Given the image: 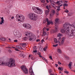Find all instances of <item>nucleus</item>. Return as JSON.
<instances>
[{
  "label": "nucleus",
  "mask_w": 75,
  "mask_h": 75,
  "mask_svg": "<svg viewBox=\"0 0 75 75\" xmlns=\"http://www.w3.org/2000/svg\"><path fill=\"white\" fill-rule=\"evenodd\" d=\"M6 65L9 67H16V64H15V60L13 58H11L9 59L8 62H6V64L4 61H2L1 59H0V65L2 66H6Z\"/></svg>",
  "instance_id": "obj_1"
},
{
  "label": "nucleus",
  "mask_w": 75,
  "mask_h": 75,
  "mask_svg": "<svg viewBox=\"0 0 75 75\" xmlns=\"http://www.w3.org/2000/svg\"><path fill=\"white\" fill-rule=\"evenodd\" d=\"M69 24H67V23H65L63 24V29H62L61 30V32L62 33H64L66 31L67 33L68 31H69Z\"/></svg>",
  "instance_id": "obj_2"
},
{
  "label": "nucleus",
  "mask_w": 75,
  "mask_h": 75,
  "mask_svg": "<svg viewBox=\"0 0 75 75\" xmlns=\"http://www.w3.org/2000/svg\"><path fill=\"white\" fill-rule=\"evenodd\" d=\"M72 27L74 29H72L71 31H67V35L69 36H74V34H75V32L74 31L75 30V26L74 25H73L69 24V28L70 27V28Z\"/></svg>",
  "instance_id": "obj_3"
},
{
  "label": "nucleus",
  "mask_w": 75,
  "mask_h": 75,
  "mask_svg": "<svg viewBox=\"0 0 75 75\" xmlns=\"http://www.w3.org/2000/svg\"><path fill=\"white\" fill-rule=\"evenodd\" d=\"M28 16L29 18L32 20L36 21L38 19V16L34 13H30Z\"/></svg>",
  "instance_id": "obj_4"
},
{
  "label": "nucleus",
  "mask_w": 75,
  "mask_h": 75,
  "mask_svg": "<svg viewBox=\"0 0 75 75\" xmlns=\"http://www.w3.org/2000/svg\"><path fill=\"white\" fill-rule=\"evenodd\" d=\"M21 68L25 74H28V71L25 66L22 65L21 67Z\"/></svg>",
  "instance_id": "obj_5"
},
{
  "label": "nucleus",
  "mask_w": 75,
  "mask_h": 75,
  "mask_svg": "<svg viewBox=\"0 0 75 75\" xmlns=\"http://www.w3.org/2000/svg\"><path fill=\"white\" fill-rule=\"evenodd\" d=\"M46 21L47 22V25H50V24H52V25L53 24V22L52 21H49V20H48V18H47L44 21V23H45Z\"/></svg>",
  "instance_id": "obj_6"
},
{
  "label": "nucleus",
  "mask_w": 75,
  "mask_h": 75,
  "mask_svg": "<svg viewBox=\"0 0 75 75\" xmlns=\"http://www.w3.org/2000/svg\"><path fill=\"white\" fill-rule=\"evenodd\" d=\"M22 25L24 27L26 28H29V29H31L32 28V27L31 25L28 24L23 23V24Z\"/></svg>",
  "instance_id": "obj_7"
},
{
  "label": "nucleus",
  "mask_w": 75,
  "mask_h": 75,
  "mask_svg": "<svg viewBox=\"0 0 75 75\" xmlns=\"http://www.w3.org/2000/svg\"><path fill=\"white\" fill-rule=\"evenodd\" d=\"M43 11H42V10L41 9H40V8H37V11L36 12V13H37L38 14H42V13Z\"/></svg>",
  "instance_id": "obj_8"
},
{
  "label": "nucleus",
  "mask_w": 75,
  "mask_h": 75,
  "mask_svg": "<svg viewBox=\"0 0 75 75\" xmlns=\"http://www.w3.org/2000/svg\"><path fill=\"white\" fill-rule=\"evenodd\" d=\"M25 35L26 36H28V37H33L34 36L33 33L31 32H28L25 33Z\"/></svg>",
  "instance_id": "obj_9"
},
{
  "label": "nucleus",
  "mask_w": 75,
  "mask_h": 75,
  "mask_svg": "<svg viewBox=\"0 0 75 75\" xmlns=\"http://www.w3.org/2000/svg\"><path fill=\"white\" fill-rule=\"evenodd\" d=\"M21 17V16L19 15L18 14H17L16 16V20L18 21H20Z\"/></svg>",
  "instance_id": "obj_10"
},
{
  "label": "nucleus",
  "mask_w": 75,
  "mask_h": 75,
  "mask_svg": "<svg viewBox=\"0 0 75 75\" xmlns=\"http://www.w3.org/2000/svg\"><path fill=\"white\" fill-rule=\"evenodd\" d=\"M55 11L54 10H53L52 11L50 12V17H52L55 14Z\"/></svg>",
  "instance_id": "obj_11"
},
{
  "label": "nucleus",
  "mask_w": 75,
  "mask_h": 75,
  "mask_svg": "<svg viewBox=\"0 0 75 75\" xmlns=\"http://www.w3.org/2000/svg\"><path fill=\"white\" fill-rule=\"evenodd\" d=\"M4 20L3 17H0V25H1L3 24H4Z\"/></svg>",
  "instance_id": "obj_12"
},
{
  "label": "nucleus",
  "mask_w": 75,
  "mask_h": 75,
  "mask_svg": "<svg viewBox=\"0 0 75 75\" xmlns=\"http://www.w3.org/2000/svg\"><path fill=\"white\" fill-rule=\"evenodd\" d=\"M55 26L54 27L55 29L54 30H52V33H56V32H57L58 31V25H55Z\"/></svg>",
  "instance_id": "obj_13"
},
{
  "label": "nucleus",
  "mask_w": 75,
  "mask_h": 75,
  "mask_svg": "<svg viewBox=\"0 0 75 75\" xmlns=\"http://www.w3.org/2000/svg\"><path fill=\"white\" fill-rule=\"evenodd\" d=\"M58 20H59V19L58 18L55 19V22L54 23L55 25H58L59 24L58 23Z\"/></svg>",
  "instance_id": "obj_14"
},
{
  "label": "nucleus",
  "mask_w": 75,
  "mask_h": 75,
  "mask_svg": "<svg viewBox=\"0 0 75 75\" xmlns=\"http://www.w3.org/2000/svg\"><path fill=\"white\" fill-rule=\"evenodd\" d=\"M37 8H36L35 6H33L32 7V9L33 10V11L35 12V13H36L37 10Z\"/></svg>",
  "instance_id": "obj_15"
},
{
  "label": "nucleus",
  "mask_w": 75,
  "mask_h": 75,
  "mask_svg": "<svg viewBox=\"0 0 75 75\" xmlns=\"http://www.w3.org/2000/svg\"><path fill=\"white\" fill-rule=\"evenodd\" d=\"M65 38H63L62 39V41L61 42V44L62 45H63L64 41H65Z\"/></svg>",
  "instance_id": "obj_16"
},
{
  "label": "nucleus",
  "mask_w": 75,
  "mask_h": 75,
  "mask_svg": "<svg viewBox=\"0 0 75 75\" xmlns=\"http://www.w3.org/2000/svg\"><path fill=\"white\" fill-rule=\"evenodd\" d=\"M29 37V41H32V40L34 38V36H31V37Z\"/></svg>",
  "instance_id": "obj_17"
},
{
  "label": "nucleus",
  "mask_w": 75,
  "mask_h": 75,
  "mask_svg": "<svg viewBox=\"0 0 75 75\" xmlns=\"http://www.w3.org/2000/svg\"><path fill=\"white\" fill-rule=\"evenodd\" d=\"M31 69L30 70V69H29V72L30 74V75H34L33 71H32L31 72Z\"/></svg>",
  "instance_id": "obj_18"
},
{
  "label": "nucleus",
  "mask_w": 75,
  "mask_h": 75,
  "mask_svg": "<svg viewBox=\"0 0 75 75\" xmlns=\"http://www.w3.org/2000/svg\"><path fill=\"white\" fill-rule=\"evenodd\" d=\"M21 19H20V21H21V22H23V21H24V19L25 18V17H24V16H21Z\"/></svg>",
  "instance_id": "obj_19"
},
{
  "label": "nucleus",
  "mask_w": 75,
  "mask_h": 75,
  "mask_svg": "<svg viewBox=\"0 0 75 75\" xmlns=\"http://www.w3.org/2000/svg\"><path fill=\"white\" fill-rule=\"evenodd\" d=\"M49 12H50V10L48 11V10L45 11V13L46 15H48V13H49Z\"/></svg>",
  "instance_id": "obj_20"
},
{
  "label": "nucleus",
  "mask_w": 75,
  "mask_h": 75,
  "mask_svg": "<svg viewBox=\"0 0 75 75\" xmlns=\"http://www.w3.org/2000/svg\"><path fill=\"white\" fill-rule=\"evenodd\" d=\"M16 48H18L19 49H20L21 50H23V48L22 47L19 46H16Z\"/></svg>",
  "instance_id": "obj_21"
},
{
  "label": "nucleus",
  "mask_w": 75,
  "mask_h": 75,
  "mask_svg": "<svg viewBox=\"0 0 75 75\" xmlns=\"http://www.w3.org/2000/svg\"><path fill=\"white\" fill-rule=\"evenodd\" d=\"M46 35L47 33H46V32H45L44 30H43V35H42V36H43V35H44V36H45Z\"/></svg>",
  "instance_id": "obj_22"
},
{
  "label": "nucleus",
  "mask_w": 75,
  "mask_h": 75,
  "mask_svg": "<svg viewBox=\"0 0 75 75\" xmlns=\"http://www.w3.org/2000/svg\"><path fill=\"white\" fill-rule=\"evenodd\" d=\"M62 35L60 33H59L58 34H57V37H62Z\"/></svg>",
  "instance_id": "obj_23"
},
{
  "label": "nucleus",
  "mask_w": 75,
  "mask_h": 75,
  "mask_svg": "<svg viewBox=\"0 0 75 75\" xmlns=\"http://www.w3.org/2000/svg\"><path fill=\"white\" fill-rule=\"evenodd\" d=\"M0 40H1V41H5L6 39L4 38H0Z\"/></svg>",
  "instance_id": "obj_24"
},
{
  "label": "nucleus",
  "mask_w": 75,
  "mask_h": 75,
  "mask_svg": "<svg viewBox=\"0 0 75 75\" xmlns=\"http://www.w3.org/2000/svg\"><path fill=\"white\" fill-rule=\"evenodd\" d=\"M14 34L15 36L18 37V35L17 34V32H14Z\"/></svg>",
  "instance_id": "obj_25"
},
{
  "label": "nucleus",
  "mask_w": 75,
  "mask_h": 75,
  "mask_svg": "<svg viewBox=\"0 0 75 75\" xmlns=\"http://www.w3.org/2000/svg\"><path fill=\"white\" fill-rule=\"evenodd\" d=\"M58 69H59V70H60V71H63V70H64V69H63V67H59L58 68Z\"/></svg>",
  "instance_id": "obj_26"
},
{
  "label": "nucleus",
  "mask_w": 75,
  "mask_h": 75,
  "mask_svg": "<svg viewBox=\"0 0 75 75\" xmlns=\"http://www.w3.org/2000/svg\"><path fill=\"white\" fill-rule=\"evenodd\" d=\"M28 40V38L27 37H24L23 38V40L24 41H27Z\"/></svg>",
  "instance_id": "obj_27"
},
{
  "label": "nucleus",
  "mask_w": 75,
  "mask_h": 75,
  "mask_svg": "<svg viewBox=\"0 0 75 75\" xmlns=\"http://www.w3.org/2000/svg\"><path fill=\"white\" fill-rule=\"evenodd\" d=\"M54 41L55 42V43H57L58 42V40L57 38H54Z\"/></svg>",
  "instance_id": "obj_28"
},
{
  "label": "nucleus",
  "mask_w": 75,
  "mask_h": 75,
  "mask_svg": "<svg viewBox=\"0 0 75 75\" xmlns=\"http://www.w3.org/2000/svg\"><path fill=\"white\" fill-rule=\"evenodd\" d=\"M57 51H58V53H61V50L59 49H58L57 50Z\"/></svg>",
  "instance_id": "obj_29"
},
{
  "label": "nucleus",
  "mask_w": 75,
  "mask_h": 75,
  "mask_svg": "<svg viewBox=\"0 0 75 75\" xmlns=\"http://www.w3.org/2000/svg\"><path fill=\"white\" fill-rule=\"evenodd\" d=\"M63 6L64 7H65V6H66V7H67V6H68V4L67 3H65L63 4Z\"/></svg>",
  "instance_id": "obj_30"
},
{
  "label": "nucleus",
  "mask_w": 75,
  "mask_h": 75,
  "mask_svg": "<svg viewBox=\"0 0 75 75\" xmlns=\"http://www.w3.org/2000/svg\"><path fill=\"white\" fill-rule=\"evenodd\" d=\"M69 68H70V69H71V68H72L71 67V64H69Z\"/></svg>",
  "instance_id": "obj_31"
},
{
  "label": "nucleus",
  "mask_w": 75,
  "mask_h": 75,
  "mask_svg": "<svg viewBox=\"0 0 75 75\" xmlns=\"http://www.w3.org/2000/svg\"><path fill=\"white\" fill-rule=\"evenodd\" d=\"M12 48H16V49H15L16 51H18V49H17L13 46H12Z\"/></svg>",
  "instance_id": "obj_32"
},
{
  "label": "nucleus",
  "mask_w": 75,
  "mask_h": 75,
  "mask_svg": "<svg viewBox=\"0 0 75 75\" xmlns=\"http://www.w3.org/2000/svg\"><path fill=\"white\" fill-rule=\"evenodd\" d=\"M22 46L23 47H24V48L25 47V45L24 44V43H23L22 44Z\"/></svg>",
  "instance_id": "obj_33"
},
{
  "label": "nucleus",
  "mask_w": 75,
  "mask_h": 75,
  "mask_svg": "<svg viewBox=\"0 0 75 75\" xmlns=\"http://www.w3.org/2000/svg\"><path fill=\"white\" fill-rule=\"evenodd\" d=\"M33 50H37V47L36 46H34L33 48Z\"/></svg>",
  "instance_id": "obj_34"
},
{
  "label": "nucleus",
  "mask_w": 75,
  "mask_h": 75,
  "mask_svg": "<svg viewBox=\"0 0 75 75\" xmlns=\"http://www.w3.org/2000/svg\"><path fill=\"white\" fill-rule=\"evenodd\" d=\"M41 1L43 3H44L45 2V0H41Z\"/></svg>",
  "instance_id": "obj_35"
},
{
  "label": "nucleus",
  "mask_w": 75,
  "mask_h": 75,
  "mask_svg": "<svg viewBox=\"0 0 75 75\" xmlns=\"http://www.w3.org/2000/svg\"><path fill=\"white\" fill-rule=\"evenodd\" d=\"M64 57L65 58H66V59H68L69 58V57H68L66 55H64Z\"/></svg>",
  "instance_id": "obj_36"
},
{
  "label": "nucleus",
  "mask_w": 75,
  "mask_h": 75,
  "mask_svg": "<svg viewBox=\"0 0 75 75\" xmlns=\"http://www.w3.org/2000/svg\"><path fill=\"white\" fill-rule=\"evenodd\" d=\"M64 11L66 13H69V11L67 10V9L65 10Z\"/></svg>",
  "instance_id": "obj_37"
},
{
  "label": "nucleus",
  "mask_w": 75,
  "mask_h": 75,
  "mask_svg": "<svg viewBox=\"0 0 75 75\" xmlns=\"http://www.w3.org/2000/svg\"><path fill=\"white\" fill-rule=\"evenodd\" d=\"M46 8H47V10H49H49H50V9H49V8L48 7V5L46 6Z\"/></svg>",
  "instance_id": "obj_38"
},
{
  "label": "nucleus",
  "mask_w": 75,
  "mask_h": 75,
  "mask_svg": "<svg viewBox=\"0 0 75 75\" xmlns=\"http://www.w3.org/2000/svg\"><path fill=\"white\" fill-rule=\"evenodd\" d=\"M56 4H58V5H59V1H57L56 2Z\"/></svg>",
  "instance_id": "obj_39"
},
{
  "label": "nucleus",
  "mask_w": 75,
  "mask_h": 75,
  "mask_svg": "<svg viewBox=\"0 0 75 75\" xmlns=\"http://www.w3.org/2000/svg\"><path fill=\"white\" fill-rule=\"evenodd\" d=\"M57 45H58V44H57L55 45H53V47H57Z\"/></svg>",
  "instance_id": "obj_40"
},
{
  "label": "nucleus",
  "mask_w": 75,
  "mask_h": 75,
  "mask_svg": "<svg viewBox=\"0 0 75 75\" xmlns=\"http://www.w3.org/2000/svg\"><path fill=\"white\" fill-rule=\"evenodd\" d=\"M44 60L46 62H47V64L48 63V61L47 60V59H45Z\"/></svg>",
  "instance_id": "obj_41"
},
{
  "label": "nucleus",
  "mask_w": 75,
  "mask_h": 75,
  "mask_svg": "<svg viewBox=\"0 0 75 75\" xmlns=\"http://www.w3.org/2000/svg\"><path fill=\"white\" fill-rule=\"evenodd\" d=\"M64 72H65V73H66V74H69V72L68 71H64Z\"/></svg>",
  "instance_id": "obj_42"
},
{
  "label": "nucleus",
  "mask_w": 75,
  "mask_h": 75,
  "mask_svg": "<svg viewBox=\"0 0 75 75\" xmlns=\"http://www.w3.org/2000/svg\"><path fill=\"white\" fill-rule=\"evenodd\" d=\"M49 74H51L52 71H51V70H50L49 71Z\"/></svg>",
  "instance_id": "obj_43"
},
{
  "label": "nucleus",
  "mask_w": 75,
  "mask_h": 75,
  "mask_svg": "<svg viewBox=\"0 0 75 75\" xmlns=\"http://www.w3.org/2000/svg\"><path fill=\"white\" fill-rule=\"evenodd\" d=\"M56 16H59V13L58 12H57L56 13Z\"/></svg>",
  "instance_id": "obj_44"
},
{
  "label": "nucleus",
  "mask_w": 75,
  "mask_h": 75,
  "mask_svg": "<svg viewBox=\"0 0 75 75\" xmlns=\"http://www.w3.org/2000/svg\"><path fill=\"white\" fill-rule=\"evenodd\" d=\"M8 52H10V53H11L12 52L11 51V50H8Z\"/></svg>",
  "instance_id": "obj_45"
},
{
  "label": "nucleus",
  "mask_w": 75,
  "mask_h": 75,
  "mask_svg": "<svg viewBox=\"0 0 75 75\" xmlns=\"http://www.w3.org/2000/svg\"><path fill=\"white\" fill-rule=\"evenodd\" d=\"M57 10L58 11H60V10H61V9H60V8H58L57 9Z\"/></svg>",
  "instance_id": "obj_46"
},
{
  "label": "nucleus",
  "mask_w": 75,
  "mask_h": 75,
  "mask_svg": "<svg viewBox=\"0 0 75 75\" xmlns=\"http://www.w3.org/2000/svg\"><path fill=\"white\" fill-rule=\"evenodd\" d=\"M33 52H37V50H35L33 51Z\"/></svg>",
  "instance_id": "obj_47"
},
{
  "label": "nucleus",
  "mask_w": 75,
  "mask_h": 75,
  "mask_svg": "<svg viewBox=\"0 0 75 75\" xmlns=\"http://www.w3.org/2000/svg\"><path fill=\"white\" fill-rule=\"evenodd\" d=\"M49 58L50 59H52V56H50L49 57Z\"/></svg>",
  "instance_id": "obj_48"
},
{
  "label": "nucleus",
  "mask_w": 75,
  "mask_h": 75,
  "mask_svg": "<svg viewBox=\"0 0 75 75\" xmlns=\"http://www.w3.org/2000/svg\"><path fill=\"white\" fill-rule=\"evenodd\" d=\"M56 7H57V8H60V6H56Z\"/></svg>",
  "instance_id": "obj_49"
},
{
  "label": "nucleus",
  "mask_w": 75,
  "mask_h": 75,
  "mask_svg": "<svg viewBox=\"0 0 75 75\" xmlns=\"http://www.w3.org/2000/svg\"><path fill=\"white\" fill-rule=\"evenodd\" d=\"M40 41V40L39 39H37L36 40V42H38V41Z\"/></svg>",
  "instance_id": "obj_50"
},
{
  "label": "nucleus",
  "mask_w": 75,
  "mask_h": 75,
  "mask_svg": "<svg viewBox=\"0 0 75 75\" xmlns=\"http://www.w3.org/2000/svg\"><path fill=\"white\" fill-rule=\"evenodd\" d=\"M58 64H59V65H61V62H59V61H58Z\"/></svg>",
  "instance_id": "obj_51"
},
{
  "label": "nucleus",
  "mask_w": 75,
  "mask_h": 75,
  "mask_svg": "<svg viewBox=\"0 0 75 75\" xmlns=\"http://www.w3.org/2000/svg\"><path fill=\"white\" fill-rule=\"evenodd\" d=\"M31 59L32 60H34V57H32L31 58Z\"/></svg>",
  "instance_id": "obj_52"
},
{
  "label": "nucleus",
  "mask_w": 75,
  "mask_h": 75,
  "mask_svg": "<svg viewBox=\"0 0 75 75\" xmlns=\"http://www.w3.org/2000/svg\"><path fill=\"white\" fill-rule=\"evenodd\" d=\"M17 41H18V40H14V42H17Z\"/></svg>",
  "instance_id": "obj_53"
},
{
  "label": "nucleus",
  "mask_w": 75,
  "mask_h": 75,
  "mask_svg": "<svg viewBox=\"0 0 75 75\" xmlns=\"http://www.w3.org/2000/svg\"><path fill=\"white\" fill-rule=\"evenodd\" d=\"M38 54L40 55H41V53H40V52H38Z\"/></svg>",
  "instance_id": "obj_54"
},
{
  "label": "nucleus",
  "mask_w": 75,
  "mask_h": 75,
  "mask_svg": "<svg viewBox=\"0 0 75 75\" xmlns=\"http://www.w3.org/2000/svg\"><path fill=\"white\" fill-rule=\"evenodd\" d=\"M44 41V39H42V40H41V42L42 43H43V42Z\"/></svg>",
  "instance_id": "obj_55"
},
{
  "label": "nucleus",
  "mask_w": 75,
  "mask_h": 75,
  "mask_svg": "<svg viewBox=\"0 0 75 75\" xmlns=\"http://www.w3.org/2000/svg\"><path fill=\"white\" fill-rule=\"evenodd\" d=\"M68 16H69V17H70V16H71V13H69L68 14Z\"/></svg>",
  "instance_id": "obj_56"
},
{
  "label": "nucleus",
  "mask_w": 75,
  "mask_h": 75,
  "mask_svg": "<svg viewBox=\"0 0 75 75\" xmlns=\"http://www.w3.org/2000/svg\"><path fill=\"white\" fill-rule=\"evenodd\" d=\"M61 40V38L60 37L59 38V40Z\"/></svg>",
  "instance_id": "obj_57"
},
{
  "label": "nucleus",
  "mask_w": 75,
  "mask_h": 75,
  "mask_svg": "<svg viewBox=\"0 0 75 75\" xmlns=\"http://www.w3.org/2000/svg\"><path fill=\"white\" fill-rule=\"evenodd\" d=\"M39 57H40V58H42V56L40 54V55H39Z\"/></svg>",
  "instance_id": "obj_58"
},
{
  "label": "nucleus",
  "mask_w": 75,
  "mask_h": 75,
  "mask_svg": "<svg viewBox=\"0 0 75 75\" xmlns=\"http://www.w3.org/2000/svg\"><path fill=\"white\" fill-rule=\"evenodd\" d=\"M47 48H48V47H47V46H46L45 47V49H46V50H47Z\"/></svg>",
  "instance_id": "obj_59"
},
{
  "label": "nucleus",
  "mask_w": 75,
  "mask_h": 75,
  "mask_svg": "<svg viewBox=\"0 0 75 75\" xmlns=\"http://www.w3.org/2000/svg\"><path fill=\"white\" fill-rule=\"evenodd\" d=\"M55 65L56 66V67H57L58 66V64H55Z\"/></svg>",
  "instance_id": "obj_60"
},
{
  "label": "nucleus",
  "mask_w": 75,
  "mask_h": 75,
  "mask_svg": "<svg viewBox=\"0 0 75 75\" xmlns=\"http://www.w3.org/2000/svg\"><path fill=\"white\" fill-rule=\"evenodd\" d=\"M46 2L47 3H49V1L48 0H46Z\"/></svg>",
  "instance_id": "obj_61"
},
{
  "label": "nucleus",
  "mask_w": 75,
  "mask_h": 75,
  "mask_svg": "<svg viewBox=\"0 0 75 75\" xmlns=\"http://www.w3.org/2000/svg\"><path fill=\"white\" fill-rule=\"evenodd\" d=\"M43 50L45 51H46V49H45V48H43Z\"/></svg>",
  "instance_id": "obj_62"
},
{
  "label": "nucleus",
  "mask_w": 75,
  "mask_h": 75,
  "mask_svg": "<svg viewBox=\"0 0 75 75\" xmlns=\"http://www.w3.org/2000/svg\"><path fill=\"white\" fill-rule=\"evenodd\" d=\"M30 57H31V55L30 54H29V55L28 58L29 59H30Z\"/></svg>",
  "instance_id": "obj_63"
},
{
  "label": "nucleus",
  "mask_w": 75,
  "mask_h": 75,
  "mask_svg": "<svg viewBox=\"0 0 75 75\" xmlns=\"http://www.w3.org/2000/svg\"><path fill=\"white\" fill-rule=\"evenodd\" d=\"M11 19H14V16H12L11 18Z\"/></svg>",
  "instance_id": "obj_64"
}]
</instances>
